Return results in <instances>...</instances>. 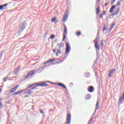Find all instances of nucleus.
I'll return each mask as SVG.
<instances>
[{
	"label": "nucleus",
	"instance_id": "10",
	"mask_svg": "<svg viewBox=\"0 0 124 124\" xmlns=\"http://www.w3.org/2000/svg\"><path fill=\"white\" fill-rule=\"evenodd\" d=\"M115 71H116V69H112L110 71H109V73L108 74V77L110 78L112 77V75H113L114 73H115Z\"/></svg>",
	"mask_w": 124,
	"mask_h": 124
},
{
	"label": "nucleus",
	"instance_id": "58",
	"mask_svg": "<svg viewBox=\"0 0 124 124\" xmlns=\"http://www.w3.org/2000/svg\"><path fill=\"white\" fill-rule=\"evenodd\" d=\"M35 64H36V63L33 64L32 65H35Z\"/></svg>",
	"mask_w": 124,
	"mask_h": 124
},
{
	"label": "nucleus",
	"instance_id": "33",
	"mask_svg": "<svg viewBox=\"0 0 124 124\" xmlns=\"http://www.w3.org/2000/svg\"><path fill=\"white\" fill-rule=\"evenodd\" d=\"M57 52L56 53H58V54H62V52H61V49H57Z\"/></svg>",
	"mask_w": 124,
	"mask_h": 124
},
{
	"label": "nucleus",
	"instance_id": "15",
	"mask_svg": "<svg viewBox=\"0 0 124 124\" xmlns=\"http://www.w3.org/2000/svg\"><path fill=\"white\" fill-rule=\"evenodd\" d=\"M55 61H56L55 59H50V60H48L47 61L45 62H44L43 64H46V63H50V62H55Z\"/></svg>",
	"mask_w": 124,
	"mask_h": 124
},
{
	"label": "nucleus",
	"instance_id": "52",
	"mask_svg": "<svg viewBox=\"0 0 124 124\" xmlns=\"http://www.w3.org/2000/svg\"><path fill=\"white\" fill-rule=\"evenodd\" d=\"M29 97V95H26L25 96V97Z\"/></svg>",
	"mask_w": 124,
	"mask_h": 124
},
{
	"label": "nucleus",
	"instance_id": "11",
	"mask_svg": "<svg viewBox=\"0 0 124 124\" xmlns=\"http://www.w3.org/2000/svg\"><path fill=\"white\" fill-rule=\"evenodd\" d=\"M57 85L59 86V87H62V88H63V89H65L66 91H67V88H66V86L64 85V84L62 83H57Z\"/></svg>",
	"mask_w": 124,
	"mask_h": 124
},
{
	"label": "nucleus",
	"instance_id": "3",
	"mask_svg": "<svg viewBox=\"0 0 124 124\" xmlns=\"http://www.w3.org/2000/svg\"><path fill=\"white\" fill-rule=\"evenodd\" d=\"M34 74V70H32L30 72H29L27 76L24 78L25 80H26V79H29V78H31V77H32Z\"/></svg>",
	"mask_w": 124,
	"mask_h": 124
},
{
	"label": "nucleus",
	"instance_id": "37",
	"mask_svg": "<svg viewBox=\"0 0 124 124\" xmlns=\"http://www.w3.org/2000/svg\"><path fill=\"white\" fill-rule=\"evenodd\" d=\"M103 42L102 41V40L101 41V46L102 47V48L103 47Z\"/></svg>",
	"mask_w": 124,
	"mask_h": 124
},
{
	"label": "nucleus",
	"instance_id": "32",
	"mask_svg": "<svg viewBox=\"0 0 124 124\" xmlns=\"http://www.w3.org/2000/svg\"><path fill=\"white\" fill-rule=\"evenodd\" d=\"M39 111L41 114H44V112H43V110H42V109H39Z\"/></svg>",
	"mask_w": 124,
	"mask_h": 124
},
{
	"label": "nucleus",
	"instance_id": "9",
	"mask_svg": "<svg viewBox=\"0 0 124 124\" xmlns=\"http://www.w3.org/2000/svg\"><path fill=\"white\" fill-rule=\"evenodd\" d=\"M93 42L94 43L95 49H96V53H97V50L100 49V47L99 46V45H98V42H95V41H93Z\"/></svg>",
	"mask_w": 124,
	"mask_h": 124
},
{
	"label": "nucleus",
	"instance_id": "21",
	"mask_svg": "<svg viewBox=\"0 0 124 124\" xmlns=\"http://www.w3.org/2000/svg\"><path fill=\"white\" fill-rule=\"evenodd\" d=\"M7 5H8L7 3H5L3 5H1V6H2V8L3 9V10H4V9L6 8V6H7Z\"/></svg>",
	"mask_w": 124,
	"mask_h": 124
},
{
	"label": "nucleus",
	"instance_id": "2",
	"mask_svg": "<svg viewBox=\"0 0 124 124\" xmlns=\"http://www.w3.org/2000/svg\"><path fill=\"white\" fill-rule=\"evenodd\" d=\"M27 27V23L26 22H23L21 24H20L19 26V28H18V31H19V32H22V31H24L25 30V29H26V27Z\"/></svg>",
	"mask_w": 124,
	"mask_h": 124
},
{
	"label": "nucleus",
	"instance_id": "28",
	"mask_svg": "<svg viewBox=\"0 0 124 124\" xmlns=\"http://www.w3.org/2000/svg\"><path fill=\"white\" fill-rule=\"evenodd\" d=\"M50 39H54L55 38V35L51 34L50 35V37H49Z\"/></svg>",
	"mask_w": 124,
	"mask_h": 124
},
{
	"label": "nucleus",
	"instance_id": "59",
	"mask_svg": "<svg viewBox=\"0 0 124 124\" xmlns=\"http://www.w3.org/2000/svg\"><path fill=\"white\" fill-rule=\"evenodd\" d=\"M5 78H6V79H7L8 78V77H5Z\"/></svg>",
	"mask_w": 124,
	"mask_h": 124
},
{
	"label": "nucleus",
	"instance_id": "20",
	"mask_svg": "<svg viewBox=\"0 0 124 124\" xmlns=\"http://www.w3.org/2000/svg\"><path fill=\"white\" fill-rule=\"evenodd\" d=\"M116 26V23H113L111 25V26L110 27V29H109V31H112V30H113V28Z\"/></svg>",
	"mask_w": 124,
	"mask_h": 124
},
{
	"label": "nucleus",
	"instance_id": "5",
	"mask_svg": "<svg viewBox=\"0 0 124 124\" xmlns=\"http://www.w3.org/2000/svg\"><path fill=\"white\" fill-rule=\"evenodd\" d=\"M66 49H65V53L66 54H68L69 52H70V50H71V48H70V45H69V43L66 42Z\"/></svg>",
	"mask_w": 124,
	"mask_h": 124
},
{
	"label": "nucleus",
	"instance_id": "26",
	"mask_svg": "<svg viewBox=\"0 0 124 124\" xmlns=\"http://www.w3.org/2000/svg\"><path fill=\"white\" fill-rule=\"evenodd\" d=\"M63 47H64V44L63 43H61L59 45V47L60 48H63Z\"/></svg>",
	"mask_w": 124,
	"mask_h": 124
},
{
	"label": "nucleus",
	"instance_id": "1",
	"mask_svg": "<svg viewBox=\"0 0 124 124\" xmlns=\"http://www.w3.org/2000/svg\"><path fill=\"white\" fill-rule=\"evenodd\" d=\"M48 84H54L50 81H46L42 83L41 84H37L34 87H32L30 90H28L27 92L24 93V94H27L28 95L30 94H32L33 93V91L31 90H35V89H36V87H48L49 86Z\"/></svg>",
	"mask_w": 124,
	"mask_h": 124
},
{
	"label": "nucleus",
	"instance_id": "56",
	"mask_svg": "<svg viewBox=\"0 0 124 124\" xmlns=\"http://www.w3.org/2000/svg\"><path fill=\"white\" fill-rule=\"evenodd\" d=\"M87 124H91V122H88Z\"/></svg>",
	"mask_w": 124,
	"mask_h": 124
},
{
	"label": "nucleus",
	"instance_id": "63",
	"mask_svg": "<svg viewBox=\"0 0 124 124\" xmlns=\"http://www.w3.org/2000/svg\"><path fill=\"white\" fill-rule=\"evenodd\" d=\"M121 1H123V0H120Z\"/></svg>",
	"mask_w": 124,
	"mask_h": 124
},
{
	"label": "nucleus",
	"instance_id": "27",
	"mask_svg": "<svg viewBox=\"0 0 124 124\" xmlns=\"http://www.w3.org/2000/svg\"><path fill=\"white\" fill-rule=\"evenodd\" d=\"M16 91V89L14 87H13L11 89L10 92L12 93H14Z\"/></svg>",
	"mask_w": 124,
	"mask_h": 124
},
{
	"label": "nucleus",
	"instance_id": "19",
	"mask_svg": "<svg viewBox=\"0 0 124 124\" xmlns=\"http://www.w3.org/2000/svg\"><path fill=\"white\" fill-rule=\"evenodd\" d=\"M51 22H52V23H53V22L58 23V19L56 17H53L51 19Z\"/></svg>",
	"mask_w": 124,
	"mask_h": 124
},
{
	"label": "nucleus",
	"instance_id": "16",
	"mask_svg": "<svg viewBox=\"0 0 124 124\" xmlns=\"http://www.w3.org/2000/svg\"><path fill=\"white\" fill-rule=\"evenodd\" d=\"M97 7L96 9V14H99L100 12V6H97Z\"/></svg>",
	"mask_w": 124,
	"mask_h": 124
},
{
	"label": "nucleus",
	"instance_id": "24",
	"mask_svg": "<svg viewBox=\"0 0 124 124\" xmlns=\"http://www.w3.org/2000/svg\"><path fill=\"white\" fill-rule=\"evenodd\" d=\"M99 102L98 101H97L96 105H95V110H97V109H98L99 108Z\"/></svg>",
	"mask_w": 124,
	"mask_h": 124
},
{
	"label": "nucleus",
	"instance_id": "54",
	"mask_svg": "<svg viewBox=\"0 0 124 124\" xmlns=\"http://www.w3.org/2000/svg\"><path fill=\"white\" fill-rule=\"evenodd\" d=\"M0 93H1V88H0Z\"/></svg>",
	"mask_w": 124,
	"mask_h": 124
},
{
	"label": "nucleus",
	"instance_id": "44",
	"mask_svg": "<svg viewBox=\"0 0 124 124\" xmlns=\"http://www.w3.org/2000/svg\"><path fill=\"white\" fill-rule=\"evenodd\" d=\"M102 16H103V15H102V14H100V16H99V18H100V19H101V18H102Z\"/></svg>",
	"mask_w": 124,
	"mask_h": 124
},
{
	"label": "nucleus",
	"instance_id": "50",
	"mask_svg": "<svg viewBox=\"0 0 124 124\" xmlns=\"http://www.w3.org/2000/svg\"><path fill=\"white\" fill-rule=\"evenodd\" d=\"M96 112V110H95V112L93 113V114L92 115V117H93V115H94V114H95V112Z\"/></svg>",
	"mask_w": 124,
	"mask_h": 124
},
{
	"label": "nucleus",
	"instance_id": "35",
	"mask_svg": "<svg viewBox=\"0 0 124 124\" xmlns=\"http://www.w3.org/2000/svg\"><path fill=\"white\" fill-rule=\"evenodd\" d=\"M102 15H106V11H103Z\"/></svg>",
	"mask_w": 124,
	"mask_h": 124
},
{
	"label": "nucleus",
	"instance_id": "13",
	"mask_svg": "<svg viewBox=\"0 0 124 124\" xmlns=\"http://www.w3.org/2000/svg\"><path fill=\"white\" fill-rule=\"evenodd\" d=\"M45 67H46V66L39 67L36 71L37 73H41V72L43 71V69H45Z\"/></svg>",
	"mask_w": 124,
	"mask_h": 124
},
{
	"label": "nucleus",
	"instance_id": "17",
	"mask_svg": "<svg viewBox=\"0 0 124 124\" xmlns=\"http://www.w3.org/2000/svg\"><path fill=\"white\" fill-rule=\"evenodd\" d=\"M116 8V5H113L109 10V13H112L113 12V11H114V9Z\"/></svg>",
	"mask_w": 124,
	"mask_h": 124
},
{
	"label": "nucleus",
	"instance_id": "53",
	"mask_svg": "<svg viewBox=\"0 0 124 124\" xmlns=\"http://www.w3.org/2000/svg\"><path fill=\"white\" fill-rule=\"evenodd\" d=\"M86 74H87V75H90L89 73H86Z\"/></svg>",
	"mask_w": 124,
	"mask_h": 124
},
{
	"label": "nucleus",
	"instance_id": "8",
	"mask_svg": "<svg viewBox=\"0 0 124 124\" xmlns=\"http://www.w3.org/2000/svg\"><path fill=\"white\" fill-rule=\"evenodd\" d=\"M68 18V12H67L65 13L64 16H63V19L62 22L63 23H65V22H66V20H67V18Z\"/></svg>",
	"mask_w": 124,
	"mask_h": 124
},
{
	"label": "nucleus",
	"instance_id": "22",
	"mask_svg": "<svg viewBox=\"0 0 124 124\" xmlns=\"http://www.w3.org/2000/svg\"><path fill=\"white\" fill-rule=\"evenodd\" d=\"M119 11H120V8H118L115 11H114V12H115V13H114V14L115 15H118V14H119Z\"/></svg>",
	"mask_w": 124,
	"mask_h": 124
},
{
	"label": "nucleus",
	"instance_id": "45",
	"mask_svg": "<svg viewBox=\"0 0 124 124\" xmlns=\"http://www.w3.org/2000/svg\"><path fill=\"white\" fill-rule=\"evenodd\" d=\"M15 89H16V90H17V88H19V85L16 86V87H14Z\"/></svg>",
	"mask_w": 124,
	"mask_h": 124
},
{
	"label": "nucleus",
	"instance_id": "34",
	"mask_svg": "<svg viewBox=\"0 0 124 124\" xmlns=\"http://www.w3.org/2000/svg\"><path fill=\"white\" fill-rule=\"evenodd\" d=\"M94 41H95V42H98V41H99L98 40V38H97V37H96L95 39L94 40Z\"/></svg>",
	"mask_w": 124,
	"mask_h": 124
},
{
	"label": "nucleus",
	"instance_id": "29",
	"mask_svg": "<svg viewBox=\"0 0 124 124\" xmlns=\"http://www.w3.org/2000/svg\"><path fill=\"white\" fill-rule=\"evenodd\" d=\"M115 14L113 13L112 14H111L110 15V18L111 19H113V18H114V16H115Z\"/></svg>",
	"mask_w": 124,
	"mask_h": 124
},
{
	"label": "nucleus",
	"instance_id": "42",
	"mask_svg": "<svg viewBox=\"0 0 124 124\" xmlns=\"http://www.w3.org/2000/svg\"><path fill=\"white\" fill-rule=\"evenodd\" d=\"M48 34V32L46 31L45 35H44V37H45V36H46V35H47Z\"/></svg>",
	"mask_w": 124,
	"mask_h": 124
},
{
	"label": "nucleus",
	"instance_id": "55",
	"mask_svg": "<svg viewBox=\"0 0 124 124\" xmlns=\"http://www.w3.org/2000/svg\"><path fill=\"white\" fill-rule=\"evenodd\" d=\"M87 124H91V122H88Z\"/></svg>",
	"mask_w": 124,
	"mask_h": 124
},
{
	"label": "nucleus",
	"instance_id": "47",
	"mask_svg": "<svg viewBox=\"0 0 124 124\" xmlns=\"http://www.w3.org/2000/svg\"><path fill=\"white\" fill-rule=\"evenodd\" d=\"M2 7L1 6V5H0V10H2Z\"/></svg>",
	"mask_w": 124,
	"mask_h": 124
},
{
	"label": "nucleus",
	"instance_id": "18",
	"mask_svg": "<svg viewBox=\"0 0 124 124\" xmlns=\"http://www.w3.org/2000/svg\"><path fill=\"white\" fill-rule=\"evenodd\" d=\"M19 70H20V67H17L14 72V74L17 75L18 74V72H19Z\"/></svg>",
	"mask_w": 124,
	"mask_h": 124
},
{
	"label": "nucleus",
	"instance_id": "49",
	"mask_svg": "<svg viewBox=\"0 0 124 124\" xmlns=\"http://www.w3.org/2000/svg\"><path fill=\"white\" fill-rule=\"evenodd\" d=\"M2 107V104H1V102H0V107Z\"/></svg>",
	"mask_w": 124,
	"mask_h": 124
},
{
	"label": "nucleus",
	"instance_id": "30",
	"mask_svg": "<svg viewBox=\"0 0 124 124\" xmlns=\"http://www.w3.org/2000/svg\"><path fill=\"white\" fill-rule=\"evenodd\" d=\"M76 34L77 36H79V35H81V32H80V31H78V32H76Z\"/></svg>",
	"mask_w": 124,
	"mask_h": 124
},
{
	"label": "nucleus",
	"instance_id": "60",
	"mask_svg": "<svg viewBox=\"0 0 124 124\" xmlns=\"http://www.w3.org/2000/svg\"><path fill=\"white\" fill-rule=\"evenodd\" d=\"M87 78H89V77H90V76H87Z\"/></svg>",
	"mask_w": 124,
	"mask_h": 124
},
{
	"label": "nucleus",
	"instance_id": "23",
	"mask_svg": "<svg viewBox=\"0 0 124 124\" xmlns=\"http://www.w3.org/2000/svg\"><path fill=\"white\" fill-rule=\"evenodd\" d=\"M87 96L88 97H85V99H86V100H88V99H90L91 97H92V96H91V94H88L87 95Z\"/></svg>",
	"mask_w": 124,
	"mask_h": 124
},
{
	"label": "nucleus",
	"instance_id": "31",
	"mask_svg": "<svg viewBox=\"0 0 124 124\" xmlns=\"http://www.w3.org/2000/svg\"><path fill=\"white\" fill-rule=\"evenodd\" d=\"M116 1V0H112L111 1V4L110 5H113L114 4V3Z\"/></svg>",
	"mask_w": 124,
	"mask_h": 124
},
{
	"label": "nucleus",
	"instance_id": "4",
	"mask_svg": "<svg viewBox=\"0 0 124 124\" xmlns=\"http://www.w3.org/2000/svg\"><path fill=\"white\" fill-rule=\"evenodd\" d=\"M66 34H67V29H66V26L64 25V31H63V38L62 40V41H64L65 38H66Z\"/></svg>",
	"mask_w": 124,
	"mask_h": 124
},
{
	"label": "nucleus",
	"instance_id": "7",
	"mask_svg": "<svg viewBox=\"0 0 124 124\" xmlns=\"http://www.w3.org/2000/svg\"><path fill=\"white\" fill-rule=\"evenodd\" d=\"M35 84H32L30 86H29L28 87L25 89H23L20 91H19L18 92H16V94H21V93H24V92H25V91H27V90H28V89H30V88H31V87H32V86L34 85Z\"/></svg>",
	"mask_w": 124,
	"mask_h": 124
},
{
	"label": "nucleus",
	"instance_id": "57",
	"mask_svg": "<svg viewBox=\"0 0 124 124\" xmlns=\"http://www.w3.org/2000/svg\"><path fill=\"white\" fill-rule=\"evenodd\" d=\"M87 124H91V122H88Z\"/></svg>",
	"mask_w": 124,
	"mask_h": 124
},
{
	"label": "nucleus",
	"instance_id": "64",
	"mask_svg": "<svg viewBox=\"0 0 124 124\" xmlns=\"http://www.w3.org/2000/svg\"><path fill=\"white\" fill-rule=\"evenodd\" d=\"M0 100H1V98H0Z\"/></svg>",
	"mask_w": 124,
	"mask_h": 124
},
{
	"label": "nucleus",
	"instance_id": "41",
	"mask_svg": "<svg viewBox=\"0 0 124 124\" xmlns=\"http://www.w3.org/2000/svg\"><path fill=\"white\" fill-rule=\"evenodd\" d=\"M3 82H6V78H3Z\"/></svg>",
	"mask_w": 124,
	"mask_h": 124
},
{
	"label": "nucleus",
	"instance_id": "14",
	"mask_svg": "<svg viewBox=\"0 0 124 124\" xmlns=\"http://www.w3.org/2000/svg\"><path fill=\"white\" fill-rule=\"evenodd\" d=\"M124 98H123V96H121L119 99V102H118L119 105H121V104H122V103H124Z\"/></svg>",
	"mask_w": 124,
	"mask_h": 124
},
{
	"label": "nucleus",
	"instance_id": "36",
	"mask_svg": "<svg viewBox=\"0 0 124 124\" xmlns=\"http://www.w3.org/2000/svg\"><path fill=\"white\" fill-rule=\"evenodd\" d=\"M106 30H108V29H107V28H106V27L105 26H104L103 27V31H105Z\"/></svg>",
	"mask_w": 124,
	"mask_h": 124
},
{
	"label": "nucleus",
	"instance_id": "6",
	"mask_svg": "<svg viewBox=\"0 0 124 124\" xmlns=\"http://www.w3.org/2000/svg\"><path fill=\"white\" fill-rule=\"evenodd\" d=\"M71 123V114L70 113H68L67 114V118H66V124H70Z\"/></svg>",
	"mask_w": 124,
	"mask_h": 124
},
{
	"label": "nucleus",
	"instance_id": "51",
	"mask_svg": "<svg viewBox=\"0 0 124 124\" xmlns=\"http://www.w3.org/2000/svg\"><path fill=\"white\" fill-rule=\"evenodd\" d=\"M53 53H56V49H53Z\"/></svg>",
	"mask_w": 124,
	"mask_h": 124
},
{
	"label": "nucleus",
	"instance_id": "46",
	"mask_svg": "<svg viewBox=\"0 0 124 124\" xmlns=\"http://www.w3.org/2000/svg\"><path fill=\"white\" fill-rule=\"evenodd\" d=\"M13 95H17V92H16L13 94Z\"/></svg>",
	"mask_w": 124,
	"mask_h": 124
},
{
	"label": "nucleus",
	"instance_id": "62",
	"mask_svg": "<svg viewBox=\"0 0 124 124\" xmlns=\"http://www.w3.org/2000/svg\"><path fill=\"white\" fill-rule=\"evenodd\" d=\"M56 63H59V62H56Z\"/></svg>",
	"mask_w": 124,
	"mask_h": 124
},
{
	"label": "nucleus",
	"instance_id": "38",
	"mask_svg": "<svg viewBox=\"0 0 124 124\" xmlns=\"http://www.w3.org/2000/svg\"><path fill=\"white\" fill-rule=\"evenodd\" d=\"M110 19H111V16H107L106 20L108 21Z\"/></svg>",
	"mask_w": 124,
	"mask_h": 124
},
{
	"label": "nucleus",
	"instance_id": "12",
	"mask_svg": "<svg viewBox=\"0 0 124 124\" xmlns=\"http://www.w3.org/2000/svg\"><path fill=\"white\" fill-rule=\"evenodd\" d=\"M87 90L89 93H93L94 88H93V86H90L88 88Z\"/></svg>",
	"mask_w": 124,
	"mask_h": 124
},
{
	"label": "nucleus",
	"instance_id": "25",
	"mask_svg": "<svg viewBox=\"0 0 124 124\" xmlns=\"http://www.w3.org/2000/svg\"><path fill=\"white\" fill-rule=\"evenodd\" d=\"M100 2V0H96V6H100V5H99Z\"/></svg>",
	"mask_w": 124,
	"mask_h": 124
},
{
	"label": "nucleus",
	"instance_id": "39",
	"mask_svg": "<svg viewBox=\"0 0 124 124\" xmlns=\"http://www.w3.org/2000/svg\"><path fill=\"white\" fill-rule=\"evenodd\" d=\"M109 3H110V2H108L106 3L105 4V6H107L108 5V4H109Z\"/></svg>",
	"mask_w": 124,
	"mask_h": 124
},
{
	"label": "nucleus",
	"instance_id": "43",
	"mask_svg": "<svg viewBox=\"0 0 124 124\" xmlns=\"http://www.w3.org/2000/svg\"><path fill=\"white\" fill-rule=\"evenodd\" d=\"M93 117H92L90 119V120L89 121V122L91 123V122H92V120H93Z\"/></svg>",
	"mask_w": 124,
	"mask_h": 124
},
{
	"label": "nucleus",
	"instance_id": "61",
	"mask_svg": "<svg viewBox=\"0 0 124 124\" xmlns=\"http://www.w3.org/2000/svg\"><path fill=\"white\" fill-rule=\"evenodd\" d=\"M73 83H72V82H71V83H70V85H72Z\"/></svg>",
	"mask_w": 124,
	"mask_h": 124
},
{
	"label": "nucleus",
	"instance_id": "48",
	"mask_svg": "<svg viewBox=\"0 0 124 124\" xmlns=\"http://www.w3.org/2000/svg\"><path fill=\"white\" fill-rule=\"evenodd\" d=\"M55 53L56 57H58V56H59V53L58 52H56Z\"/></svg>",
	"mask_w": 124,
	"mask_h": 124
},
{
	"label": "nucleus",
	"instance_id": "40",
	"mask_svg": "<svg viewBox=\"0 0 124 124\" xmlns=\"http://www.w3.org/2000/svg\"><path fill=\"white\" fill-rule=\"evenodd\" d=\"M120 4H121V3L120 2V1H118L117 4L116 5H117L118 6H120Z\"/></svg>",
	"mask_w": 124,
	"mask_h": 124
}]
</instances>
